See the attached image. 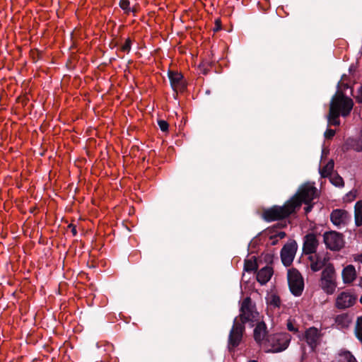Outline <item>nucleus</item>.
Returning a JSON list of instances; mask_svg holds the SVG:
<instances>
[{"mask_svg": "<svg viewBox=\"0 0 362 362\" xmlns=\"http://www.w3.org/2000/svg\"><path fill=\"white\" fill-rule=\"evenodd\" d=\"M240 311V317L242 323L238 322L236 318L234 320L233 326L230 329L228 337V349L230 350L240 344L245 329L243 324L247 322L257 320L258 313L252 304L250 298L247 297L243 300Z\"/></svg>", "mask_w": 362, "mask_h": 362, "instance_id": "nucleus-1", "label": "nucleus"}, {"mask_svg": "<svg viewBox=\"0 0 362 362\" xmlns=\"http://www.w3.org/2000/svg\"><path fill=\"white\" fill-rule=\"evenodd\" d=\"M353 100L345 96L342 93L337 92L330 102L329 112L327 115L329 125L338 126L340 122L339 117L347 116L353 108Z\"/></svg>", "mask_w": 362, "mask_h": 362, "instance_id": "nucleus-2", "label": "nucleus"}, {"mask_svg": "<svg viewBox=\"0 0 362 362\" xmlns=\"http://www.w3.org/2000/svg\"><path fill=\"white\" fill-rule=\"evenodd\" d=\"M293 201H288L284 206H274L263 212V218L267 221H274L284 218L299 209V202L293 203Z\"/></svg>", "mask_w": 362, "mask_h": 362, "instance_id": "nucleus-3", "label": "nucleus"}, {"mask_svg": "<svg viewBox=\"0 0 362 362\" xmlns=\"http://www.w3.org/2000/svg\"><path fill=\"white\" fill-rule=\"evenodd\" d=\"M290 341V334L287 333H277L267 336L262 342V346L266 352H281L288 346Z\"/></svg>", "mask_w": 362, "mask_h": 362, "instance_id": "nucleus-4", "label": "nucleus"}, {"mask_svg": "<svg viewBox=\"0 0 362 362\" xmlns=\"http://www.w3.org/2000/svg\"><path fill=\"white\" fill-rule=\"evenodd\" d=\"M320 286L327 295L333 294L337 288V274L334 266L328 264L322 272Z\"/></svg>", "mask_w": 362, "mask_h": 362, "instance_id": "nucleus-5", "label": "nucleus"}, {"mask_svg": "<svg viewBox=\"0 0 362 362\" xmlns=\"http://www.w3.org/2000/svg\"><path fill=\"white\" fill-rule=\"evenodd\" d=\"M317 194V189L311 183L303 185L297 193L289 200H294L293 203L299 202V207L302 203L305 204H310Z\"/></svg>", "mask_w": 362, "mask_h": 362, "instance_id": "nucleus-6", "label": "nucleus"}, {"mask_svg": "<svg viewBox=\"0 0 362 362\" xmlns=\"http://www.w3.org/2000/svg\"><path fill=\"white\" fill-rule=\"evenodd\" d=\"M287 278L291 293L296 296H300L304 288L303 279L300 272L296 269H289Z\"/></svg>", "mask_w": 362, "mask_h": 362, "instance_id": "nucleus-7", "label": "nucleus"}, {"mask_svg": "<svg viewBox=\"0 0 362 362\" xmlns=\"http://www.w3.org/2000/svg\"><path fill=\"white\" fill-rule=\"evenodd\" d=\"M323 240L326 247L331 250H339L344 245L342 234L333 230L325 233Z\"/></svg>", "mask_w": 362, "mask_h": 362, "instance_id": "nucleus-8", "label": "nucleus"}, {"mask_svg": "<svg viewBox=\"0 0 362 362\" xmlns=\"http://www.w3.org/2000/svg\"><path fill=\"white\" fill-rule=\"evenodd\" d=\"M357 300V296L351 291L339 293L335 300V307L339 310H345L352 307Z\"/></svg>", "mask_w": 362, "mask_h": 362, "instance_id": "nucleus-9", "label": "nucleus"}, {"mask_svg": "<svg viewBox=\"0 0 362 362\" xmlns=\"http://www.w3.org/2000/svg\"><path fill=\"white\" fill-rule=\"evenodd\" d=\"M297 249L298 245L294 240L287 243L281 249V258L286 267L291 265L293 262Z\"/></svg>", "mask_w": 362, "mask_h": 362, "instance_id": "nucleus-10", "label": "nucleus"}, {"mask_svg": "<svg viewBox=\"0 0 362 362\" xmlns=\"http://www.w3.org/2000/svg\"><path fill=\"white\" fill-rule=\"evenodd\" d=\"M332 223L338 227L346 226L351 219V216L345 210L335 209L330 215Z\"/></svg>", "mask_w": 362, "mask_h": 362, "instance_id": "nucleus-11", "label": "nucleus"}, {"mask_svg": "<svg viewBox=\"0 0 362 362\" xmlns=\"http://www.w3.org/2000/svg\"><path fill=\"white\" fill-rule=\"evenodd\" d=\"M319 242L315 235L313 233L308 234L304 238L303 250L306 255H313L315 253Z\"/></svg>", "mask_w": 362, "mask_h": 362, "instance_id": "nucleus-12", "label": "nucleus"}, {"mask_svg": "<svg viewBox=\"0 0 362 362\" xmlns=\"http://www.w3.org/2000/svg\"><path fill=\"white\" fill-rule=\"evenodd\" d=\"M168 76L170 85L175 92L182 91L185 89V83L180 73L169 71Z\"/></svg>", "mask_w": 362, "mask_h": 362, "instance_id": "nucleus-13", "label": "nucleus"}, {"mask_svg": "<svg viewBox=\"0 0 362 362\" xmlns=\"http://www.w3.org/2000/svg\"><path fill=\"white\" fill-rule=\"evenodd\" d=\"M305 338L308 344L313 349L319 344L320 339V331L315 327H310L305 331Z\"/></svg>", "mask_w": 362, "mask_h": 362, "instance_id": "nucleus-14", "label": "nucleus"}, {"mask_svg": "<svg viewBox=\"0 0 362 362\" xmlns=\"http://www.w3.org/2000/svg\"><path fill=\"white\" fill-rule=\"evenodd\" d=\"M310 261V269L313 272H318L322 267L327 266L328 258L319 255H311L308 257Z\"/></svg>", "mask_w": 362, "mask_h": 362, "instance_id": "nucleus-15", "label": "nucleus"}, {"mask_svg": "<svg viewBox=\"0 0 362 362\" xmlns=\"http://www.w3.org/2000/svg\"><path fill=\"white\" fill-rule=\"evenodd\" d=\"M341 276L344 284H349L356 278V272L355 267L351 265H347L341 272Z\"/></svg>", "mask_w": 362, "mask_h": 362, "instance_id": "nucleus-16", "label": "nucleus"}, {"mask_svg": "<svg viewBox=\"0 0 362 362\" xmlns=\"http://www.w3.org/2000/svg\"><path fill=\"white\" fill-rule=\"evenodd\" d=\"M273 275V269L270 267H264L261 269L257 274V280L261 284L267 283Z\"/></svg>", "mask_w": 362, "mask_h": 362, "instance_id": "nucleus-17", "label": "nucleus"}, {"mask_svg": "<svg viewBox=\"0 0 362 362\" xmlns=\"http://www.w3.org/2000/svg\"><path fill=\"white\" fill-rule=\"evenodd\" d=\"M334 322L338 328L344 329L349 327L351 322V318L348 314L343 313L336 316Z\"/></svg>", "mask_w": 362, "mask_h": 362, "instance_id": "nucleus-18", "label": "nucleus"}, {"mask_svg": "<svg viewBox=\"0 0 362 362\" xmlns=\"http://www.w3.org/2000/svg\"><path fill=\"white\" fill-rule=\"evenodd\" d=\"M266 334V325L264 322H258L254 329V337L256 341L262 343L264 341Z\"/></svg>", "mask_w": 362, "mask_h": 362, "instance_id": "nucleus-19", "label": "nucleus"}, {"mask_svg": "<svg viewBox=\"0 0 362 362\" xmlns=\"http://www.w3.org/2000/svg\"><path fill=\"white\" fill-rule=\"evenodd\" d=\"M267 309L271 310L279 308L281 305V300L275 293H269L266 297Z\"/></svg>", "mask_w": 362, "mask_h": 362, "instance_id": "nucleus-20", "label": "nucleus"}, {"mask_svg": "<svg viewBox=\"0 0 362 362\" xmlns=\"http://www.w3.org/2000/svg\"><path fill=\"white\" fill-rule=\"evenodd\" d=\"M355 223L357 226L362 225V201H358L354 206Z\"/></svg>", "mask_w": 362, "mask_h": 362, "instance_id": "nucleus-21", "label": "nucleus"}, {"mask_svg": "<svg viewBox=\"0 0 362 362\" xmlns=\"http://www.w3.org/2000/svg\"><path fill=\"white\" fill-rule=\"evenodd\" d=\"M334 168V161L330 160L322 169H320V173L322 177H327L332 175Z\"/></svg>", "mask_w": 362, "mask_h": 362, "instance_id": "nucleus-22", "label": "nucleus"}, {"mask_svg": "<svg viewBox=\"0 0 362 362\" xmlns=\"http://www.w3.org/2000/svg\"><path fill=\"white\" fill-rule=\"evenodd\" d=\"M339 362H357L354 356L348 351H341L339 354Z\"/></svg>", "mask_w": 362, "mask_h": 362, "instance_id": "nucleus-23", "label": "nucleus"}, {"mask_svg": "<svg viewBox=\"0 0 362 362\" xmlns=\"http://www.w3.org/2000/svg\"><path fill=\"white\" fill-rule=\"evenodd\" d=\"M119 6L127 14L130 13H135L136 11L134 6H130V2L128 0H120Z\"/></svg>", "mask_w": 362, "mask_h": 362, "instance_id": "nucleus-24", "label": "nucleus"}, {"mask_svg": "<svg viewBox=\"0 0 362 362\" xmlns=\"http://www.w3.org/2000/svg\"><path fill=\"white\" fill-rule=\"evenodd\" d=\"M354 331L358 339L362 342V316L357 318Z\"/></svg>", "mask_w": 362, "mask_h": 362, "instance_id": "nucleus-25", "label": "nucleus"}, {"mask_svg": "<svg viewBox=\"0 0 362 362\" xmlns=\"http://www.w3.org/2000/svg\"><path fill=\"white\" fill-rule=\"evenodd\" d=\"M329 177L330 182L336 186V187H343L344 186V180L341 177H340L337 174H332Z\"/></svg>", "mask_w": 362, "mask_h": 362, "instance_id": "nucleus-26", "label": "nucleus"}, {"mask_svg": "<svg viewBox=\"0 0 362 362\" xmlns=\"http://www.w3.org/2000/svg\"><path fill=\"white\" fill-rule=\"evenodd\" d=\"M244 269L246 272H252L257 269V263L255 260L247 259L245 262Z\"/></svg>", "mask_w": 362, "mask_h": 362, "instance_id": "nucleus-27", "label": "nucleus"}, {"mask_svg": "<svg viewBox=\"0 0 362 362\" xmlns=\"http://www.w3.org/2000/svg\"><path fill=\"white\" fill-rule=\"evenodd\" d=\"M158 124L160 130L163 132H166L168 129V124L165 120H158Z\"/></svg>", "mask_w": 362, "mask_h": 362, "instance_id": "nucleus-28", "label": "nucleus"}, {"mask_svg": "<svg viewBox=\"0 0 362 362\" xmlns=\"http://www.w3.org/2000/svg\"><path fill=\"white\" fill-rule=\"evenodd\" d=\"M335 134V131L333 130V129H327L325 134H324V136L326 139H331L332 138Z\"/></svg>", "mask_w": 362, "mask_h": 362, "instance_id": "nucleus-29", "label": "nucleus"}, {"mask_svg": "<svg viewBox=\"0 0 362 362\" xmlns=\"http://www.w3.org/2000/svg\"><path fill=\"white\" fill-rule=\"evenodd\" d=\"M131 41L127 39L124 45L122 46V49L124 52H129L130 49Z\"/></svg>", "mask_w": 362, "mask_h": 362, "instance_id": "nucleus-30", "label": "nucleus"}, {"mask_svg": "<svg viewBox=\"0 0 362 362\" xmlns=\"http://www.w3.org/2000/svg\"><path fill=\"white\" fill-rule=\"evenodd\" d=\"M356 99L358 103H362V86H360L357 90Z\"/></svg>", "mask_w": 362, "mask_h": 362, "instance_id": "nucleus-31", "label": "nucleus"}, {"mask_svg": "<svg viewBox=\"0 0 362 362\" xmlns=\"http://www.w3.org/2000/svg\"><path fill=\"white\" fill-rule=\"evenodd\" d=\"M361 146V141L360 139L358 141H356L354 144H352V147L356 151H361L362 149H358Z\"/></svg>", "mask_w": 362, "mask_h": 362, "instance_id": "nucleus-32", "label": "nucleus"}, {"mask_svg": "<svg viewBox=\"0 0 362 362\" xmlns=\"http://www.w3.org/2000/svg\"><path fill=\"white\" fill-rule=\"evenodd\" d=\"M287 328L291 332H296L298 331V329L294 327L291 322H288Z\"/></svg>", "mask_w": 362, "mask_h": 362, "instance_id": "nucleus-33", "label": "nucleus"}, {"mask_svg": "<svg viewBox=\"0 0 362 362\" xmlns=\"http://www.w3.org/2000/svg\"><path fill=\"white\" fill-rule=\"evenodd\" d=\"M354 258L356 262L362 263V254L356 255L354 256Z\"/></svg>", "mask_w": 362, "mask_h": 362, "instance_id": "nucleus-34", "label": "nucleus"}, {"mask_svg": "<svg viewBox=\"0 0 362 362\" xmlns=\"http://www.w3.org/2000/svg\"><path fill=\"white\" fill-rule=\"evenodd\" d=\"M306 205H307V206H305L304 209H305V214H308L312 210L313 205H311L310 204H306Z\"/></svg>", "mask_w": 362, "mask_h": 362, "instance_id": "nucleus-35", "label": "nucleus"}, {"mask_svg": "<svg viewBox=\"0 0 362 362\" xmlns=\"http://www.w3.org/2000/svg\"><path fill=\"white\" fill-rule=\"evenodd\" d=\"M69 228H71V232L72 233L75 235H76V227L74 226L73 225H69Z\"/></svg>", "mask_w": 362, "mask_h": 362, "instance_id": "nucleus-36", "label": "nucleus"}, {"mask_svg": "<svg viewBox=\"0 0 362 362\" xmlns=\"http://www.w3.org/2000/svg\"><path fill=\"white\" fill-rule=\"evenodd\" d=\"M286 234L284 232H280L279 234H278V236L280 238H284L285 237Z\"/></svg>", "mask_w": 362, "mask_h": 362, "instance_id": "nucleus-37", "label": "nucleus"}, {"mask_svg": "<svg viewBox=\"0 0 362 362\" xmlns=\"http://www.w3.org/2000/svg\"><path fill=\"white\" fill-rule=\"evenodd\" d=\"M359 139H360V141H361V146L358 149H362V129H361V135H360Z\"/></svg>", "mask_w": 362, "mask_h": 362, "instance_id": "nucleus-38", "label": "nucleus"}, {"mask_svg": "<svg viewBox=\"0 0 362 362\" xmlns=\"http://www.w3.org/2000/svg\"><path fill=\"white\" fill-rule=\"evenodd\" d=\"M248 362H258V361H256V360H250V361H249Z\"/></svg>", "mask_w": 362, "mask_h": 362, "instance_id": "nucleus-39", "label": "nucleus"}, {"mask_svg": "<svg viewBox=\"0 0 362 362\" xmlns=\"http://www.w3.org/2000/svg\"><path fill=\"white\" fill-rule=\"evenodd\" d=\"M359 300H360V303L362 304V296H361Z\"/></svg>", "mask_w": 362, "mask_h": 362, "instance_id": "nucleus-40", "label": "nucleus"}]
</instances>
